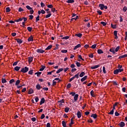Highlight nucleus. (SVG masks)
<instances>
[{"instance_id": "nucleus-1", "label": "nucleus", "mask_w": 127, "mask_h": 127, "mask_svg": "<svg viewBox=\"0 0 127 127\" xmlns=\"http://www.w3.org/2000/svg\"><path fill=\"white\" fill-rule=\"evenodd\" d=\"M29 68L27 66H25V67H23L21 70V72H22V73H26L28 71Z\"/></svg>"}, {"instance_id": "nucleus-2", "label": "nucleus", "mask_w": 127, "mask_h": 127, "mask_svg": "<svg viewBox=\"0 0 127 127\" xmlns=\"http://www.w3.org/2000/svg\"><path fill=\"white\" fill-rule=\"evenodd\" d=\"M36 51L37 53H44V52H45V51L42 50L41 49H38Z\"/></svg>"}, {"instance_id": "nucleus-3", "label": "nucleus", "mask_w": 127, "mask_h": 127, "mask_svg": "<svg viewBox=\"0 0 127 127\" xmlns=\"http://www.w3.org/2000/svg\"><path fill=\"white\" fill-rule=\"evenodd\" d=\"M87 78H88V76L85 75L84 77L81 79V82H84V81H86V80H87Z\"/></svg>"}, {"instance_id": "nucleus-4", "label": "nucleus", "mask_w": 127, "mask_h": 127, "mask_svg": "<svg viewBox=\"0 0 127 127\" xmlns=\"http://www.w3.org/2000/svg\"><path fill=\"white\" fill-rule=\"evenodd\" d=\"M114 35L115 36V39H117L118 38V31H114Z\"/></svg>"}, {"instance_id": "nucleus-5", "label": "nucleus", "mask_w": 127, "mask_h": 127, "mask_svg": "<svg viewBox=\"0 0 127 127\" xmlns=\"http://www.w3.org/2000/svg\"><path fill=\"white\" fill-rule=\"evenodd\" d=\"M77 116L78 119H80V118H81V117L82 116V115L81 114V112L78 111L77 113Z\"/></svg>"}, {"instance_id": "nucleus-6", "label": "nucleus", "mask_w": 127, "mask_h": 127, "mask_svg": "<svg viewBox=\"0 0 127 127\" xmlns=\"http://www.w3.org/2000/svg\"><path fill=\"white\" fill-rule=\"evenodd\" d=\"M99 7H100V9L103 10V9H104V7H105V5H104V4H100Z\"/></svg>"}, {"instance_id": "nucleus-7", "label": "nucleus", "mask_w": 127, "mask_h": 127, "mask_svg": "<svg viewBox=\"0 0 127 127\" xmlns=\"http://www.w3.org/2000/svg\"><path fill=\"white\" fill-rule=\"evenodd\" d=\"M125 124L124 122H121L119 123V126H120V127H125Z\"/></svg>"}, {"instance_id": "nucleus-8", "label": "nucleus", "mask_w": 127, "mask_h": 127, "mask_svg": "<svg viewBox=\"0 0 127 127\" xmlns=\"http://www.w3.org/2000/svg\"><path fill=\"white\" fill-rule=\"evenodd\" d=\"M79 97V95L75 94L74 96V100L75 101H77L78 100V97Z\"/></svg>"}, {"instance_id": "nucleus-9", "label": "nucleus", "mask_w": 127, "mask_h": 127, "mask_svg": "<svg viewBox=\"0 0 127 127\" xmlns=\"http://www.w3.org/2000/svg\"><path fill=\"white\" fill-rule=\"evenodd\" d=\"M17 42L18 43H19V44H21L22 43V40H21V39H16Z\"/></svg>"}, {"instance_id": "nucleus-10", "label": "nucleus", "mask_w": 127, "mask_h": 127, "mask_svg": "<svg viewBox=\"0 0 127 127\" xmlns=\"http://www.w3.org/2000/svg\"><path fill=\"white\" fill-rule=\"evenodd\" d=\"M100 67V65H96L94 66H91V69H97V68H99Z\"/></svg>"}, {"instance_id": "nucleus-11", "label": "nucleus", "mask_w": 127, "mask_h": 127, "mask_svg": "<svg viewBox=\"0 0 127 127\" xmlns=\"http://www.w3.org/2000/svg\"><path fill=\"white\" fill-rule=\"evenodd\" d=\"M126 57H127V55H124L123 56H120L119 59H122V58H126Z\"/></svg>"}, {"instance_id": "nucleus-12", "label": "nucleus", "mask_w": 127, "mask_h": 127, "mask_svg": "<svg viewBox=\"0 0 127 127\" xmlns=\"http://www.w3.org/2000/svg\"><path fill=\"white\" fill-rule=\"evenodd\" d=\"M33 60V57H29L28 58V62L29 63H31L32 62V61Z\"/></svg>"}, {"instance_id": "nucleus-13", "label": "nucleus", "mask_w": 127, "mask_h": 127, "mask_svg": "<svg viewBox=\"0 0 127 127\" xmlns=\"http://www.w3.org/2000/svg\"><path fill=\"white\" fill-rule=\"evenodd\" d=\"M45 102V99H44V98H42L40 102V105H42V104H44Z\"/></svg>"}, {"instance_id": "nucleus-14", "label": "nucleus", "mask_w": 127, "mask_h": 127, "mask_svg": "<svg viewBox=\"0 0 127 127\" xmlns=\"http://www.w3.org/2000/svg\"><path fill=\"white\" fill-rule=\"evenodd\" d=\"M79 47H81V45H80V44L77 45L76 46L74 47V50H76V49H78Z\"/></svg>"}, {"instance_id": "nucleus-15", "label": "nucleus", "mask_w": 127, "mask_h": 127, "mask_svg": "<svg viewBox=\"0 0 127 127\" xmlns=\"http://www.w3.org/2000/svg\"><path fill=\"white\" fill-rule=\"evenodd\" d=\"M28 41H33V37L32 36H30V37L28 39Z\"/></svg>"}, {"instance_id": "nucleus-16", "label": "nucleus", "mask_w": 127, "mask_h": 127, "mask_svg": "<svg viewBox=\"0 0 127 127\" xmlns=\"http://www.w3.org/2000/svg\"><path fill=\"white\" fill-rule=\"evenodd\" d=\"M85 75H86V73H85L84 72H81V73L79 74V77H83V76H85Z\"/></svg>"}, {"instance_id": "nucleus-17", "label": "nucleus", "mask_w": 127, "mask_h": 127, "mask_svg": "<svg viewBox=\"0 0 127 127\" xmlns=\"http://www.w3.org/2000/svg\"><path fill=\"white\" fill-rule=\"evenodd\" d=\"M36 88L37 90H40V89H41V86H40L39 84H37Z\"/></svg>"}, {"instance_id": "nucleus-18", "label": "nucleus", "mask_w": 127, "mask_h": 127, "mask_svg": "<svg viewBox=\"0 0 127 127\" xmlns=\"http://www.w3.org/2000/svg\"><path fill=\"white\" fill-rule=\"evenodd\" d=\"M75 36H77V37H79L80 38H81V37H82V34L81 33L75 34Z\"/></svg>"}, {"instance_id": "nucleus-19", "label": "nucleus", "mask_w": 127, "mask_h": 127, "mask_svg": "<svg viewBox=\"0 0 127 127\" xmlns=\"http://www.w3.org/2000/svg\"><path fill=\"white\" fill-rule=\"evenodd\" d=\"M97 52H98V54H102L104 53V52H103V51L101 49L98 50Z\"/></svg>"}, {"instance_id": "nucleus-20", "label": "nucleus", "mask_w": 127, "mask_h": 127, "mask_svg": "<svg viewBox=\"0 0 127 127\" xmlns=\"http://www.w3.org/2000/svg\"><path fill=\"white\" fill-rule=\"evenodd\" d=\"M74 2V0H68L66 1V2L67 3H73V2Z\"/></svg>"}, {"instance_id": "nucleus-21", "label": "nucleus", "mask_w": 127, "mask_h": 127, "mask_svg": "<svg viewBox=\"0 0 127 127\" xmlns=\"http://www.w3.org/2000/svg\"><path fill=\"white\" fill-rule=\"evenodd\" d=\"M72 125H74V122L73 121V118L71 119L70 123L69 124V127H72Z\"/></svg>"}, {"instance_id": "nucleus-22", "label": "nucleus", "mask_w": 127, "mask_h": 127, "mask_svg": "<svg viewBox=\"0 0 127 127\" xmlns=\"http://www.w3.org/2000/svg\"><path fill=\"white\" fill-rule=\"evenodd\" d=\"M6 12H9L10 11V8L9 7H7L5 8Z\"/></svg>"}, {"instance_id": "nucleus-23", "label": "nucleus", "mask_w": 127, "mask_h": 127, "mask_svg": "<svg viewBox=\"0 0 127 127\" xmlns=\"http://www.w3.org/2000/svg\"><path fill=\"white\" fill-rule=\"evenodd\" d=\"M62 71H63V68H60L58 70H57L56 73L57 74H59V73H60V72H62Z\"/></svg>"}, {"instance_id": "nucleus-24", "label": "nucleus", "mask_w": 127, "mask_h": 127, "mask_svg": "<svg viewBox=\"0 0 127 127\" xmlns=\"http://www.w3.org/2000/svg\"><path fill=\"white\" fill-rule=\"evenodd\" d=\"M109 51L110 52H112L113 54H115L116 52H115V49H110Z\"/></svg>"}, {"instance_id": "nucleus-25", "label": "nucleus", "mask_w": 127, "mask_h": 127, "mask_svg": "<svg viewBox=\"0 0 127 127\" xmlns=\"http://www.w3.org/2000/svg\"><path fill=\"white\" fill-rule=\"evenodd\" d=\"M33 89H30V90H29V91H28V94H33Z\"/></svg>"}, {"instance_id": "nucleus-26", "label": "nucleus", "mask_w": 127, "mask_h": 127, "mask_svg": "<svg viewBox=\"0 0 127 127\" xmlns=\"http://www.w3.org/2000/svg\"><path fill=\"white\" fill-rule=\"evenodd\" d=\"M91 118H93L94 119H97V114H92L91 116Z\"/></svg>"}, {"instance_id": "nucleus-27", "label": "nucleus", "mask_w": 127, "mask_h": 127, "mask_svg": "<svg viewBox=\"0 0 127 127\" xmlns=\"http://www.w3.org/2000/svg\"><path fill=\"white\" fill-rule=\"evenodd\" d=\"M69 110H70V108H69L68 107H66L64 109V112H65V113H68V112H69Z\"/></svg>"}, {"instance_id": "nucleus-28", "label": "nucleus", "mask_w": 127, "mask_h": 127, "mask_svg": "<svg viewBox=\"0 0 127 127\" xmlns=\"http://www.w3.org/2000/svg\"><path fill=\"white\" fill-rule=\"evenodd\" d=\"M96 47H97V44H94L91 47V48H92V49H95Z\"/></svg>"}, {"instance_id": "nucleus-29", "label": "nucleus", "mask_w": 127, "mask_h": 127, "mask_svg": "<svg viewBox=\"0 0 127 127\" xmlns=\"http://www.w3.org/2000/svg\"><path fill=\"white\" fill-rule=\"evenodd\" d=\"M19 83H20V80H17L15 83L16 86H18V85H19Z\"/></svg>"}, {"instance_id": "nucleus-30", "label": "nucleus", "mask_w": 127, "mask_h": 127, "mask_svg": "<svg viewBox=\"0 0 127 127\" xmlns=\"http://www.w3.org/2000/svg\"><path fill=\"white\" fill-rule=\"evenodd\" d=\"M22 20H23V18H20L19 19H17L15 21L16 22H19V21H22Z\"/></svg>"}, {"instance_id": "nucleus-31", "label": "nucleus", "mask_w": 127, "mask_h": 127, "mask_svg": "<svg viewBox=\"0 0 127 127\" xmlns=\"http://www.w3.org/2000/svg\"><path fill=\"white\" fill-rule=\"evenodd\" d=\"M90 94H91V96H92V97H95V94H94V91L92 90L90 92Z\"/></svg>"}, {"instance_id": "nucleus-32", "label": "nucleus", "mask_w": 127, "mask_h": 127, "mask_svg": "<svg viewBox=\"0 0 127 127\" xmlns=\"http://www.w3.org/2000/svg\"><path fill=\"white\" fill-rule=\"evenodd\" d=\"M115 75H117V74H119V69H116L115 70H114V72Z\"/></svg>"}, {"instance_id": "nucleus-33", "label": "nucleus", "mask_w": 127, "mask_h": 127, "mask_svg": "<svg viewBox=\"0 0 127 127\" xmlns=\"http://www.w3.org/2000/svg\"><path fill=\"white\" fill-rule=\"evenodd\" d=\"M20 69V67L19 66H16L14 68V70H15V71H18Z\"/></svg>"}, {"instance_id": "nucleus-34", "label": "nucleus", "mask_w": 127, "mask_h": 127, "mask_svg": "<svg viewBox=\"0 0 127 127\" xmlns=\"http://www.w3.org/2000/svg\"><path fill=\"white\" fill-rule=\"evenodd\" d=\"M52 48V45L49 46L46 49V50H49Z\"/></svg>"}, {"instance_id": "nucleus-35", "label": "nucleus", "mask_w": 127, "mask_h": 127, "mask_svg": "<svg viewBox=\"0 0 127 127\" xmlns=\"http://www.w3.org/2000/svg\"><path fill=\"white\" fill-rule=\"evenodd\" d=\"M75 64L77 67H80V66H81V64L78 62H76Z\"/></svg>"}, {"instance_id": "nucleus-36", "label": "nucleus", "mask_w": 127, "mask_h": 127, "mask_svg": "<svg viewBox=\"0 0 127 127\" xmlns=\"http://www.w3.org/2000/svg\"><path fill=\"white\" fill-rule=\"evenodd\" d=\"M62 125L64 127H66V122H65V121H62Z\"/></svg>"}, {"instance_id": "nucleus-37", "label": "nucleus", "mask_w": 127, "mask_h": 127, "mask_svg": "<svg viewBox=\"0 0 127 127\" xmlns=\"http://www.w3.org/2000/svg\"><path fill=\"white\" fill-rule=\"evenodd\" d=\"M27 30H28V31H29L30 32L32 30V27H27Z\"/></svg>"}, {"instance_id": "nucleus-38", "label": "nucleus", "mask_w": 127, "mask_h": 127, "mask_svg": "<svg viewBox=\"0 0 127 127\" xmlns=\"http://www.w3.org/2000/svg\"><path fill=\"white\" fill-rule=\"evenodd\" d=\"M68 52V51L67 50H63L61 51L62 53H67Z\"/></svg>"}, {"instance_id": "nucleus-39", "label": "nucleus", "mask_w": 127, "mask_h": 127, "mask_svg": "<svg viewBox=\"0 0 127 127\" xmlns=\"http://www.w3.org/2000/svg\"><path fill=\"white\" fill-rule=\"evenodd\" d=\"M1 82L3 84H4V83H6V80L5 78H2Z\"/></svg>"}, {"instance_id": "nucleus-40", "label": "nucleus", "mask_w": 127, "mask_h": 127, "mask_svg": "<svg viewBox=\"0 0 127 127\" xmlns=\"http://www.w3.org/2000/svg\"><path fill=\"white\" fill-rule=\"evenodd\" d=\"M73 78H76L77 79H78V78H79V73H78L77 74H75Z\"/></svg>"}, {"instance_id": "nucleus-41", "label": "nucleus", "mask_w": 127, "mask_h": 127, "mask_svg": "<svg viewBox=\"0 0 127 127\" xmlns=\"http://www.w3.org/2000/svg\"><path fill=\"white\" fill-rule=\"evenodd\" d=\"M36 74H37V77H39V76H40V75H41V72H36L35 75H36Z\"/></svg>"}, {"instance_id": "nucleus-42", "label": "nucleus", "mask_w": 127, "mask_h": 127, "mask_svg": "<svg viewBox=\"0 0 127 127\" xmlns=\"http://www.w3.org/2000/svg\"><path fill=\"white\" fill-rule=\"evenodd\" d=\"M101 24H102L103 26H106V25H107V23L102 21L101 22Z\"/></svg>"}, {"instance_id": "nucleus-43", "label": "nucleus", "mask_w": 127, "mask_h": 127, "mask_svg": "<svg viewBox=\"0 0 127 127\" xmlns=\"http://www.w3.org/2000/svg\"><path fill=\"white\" fill-rule=\"evenodd\" d=\"M26 8H27V9H28L29 10H30L31 9H32V8L31 7H30L29 5H27L26 6Z\"/></svg>"}, {"instance_id": "nucleus-44", "label": "nucleus", "mask_w": 127, "mask_h": 127, "mask_svg": "<svg viewBox=\"0 0 127 127\" xmlns=\"http://www.w3.org/2000/svg\"><path fill=\"white\" fill-rule=\"evenodd\" d=\"M47 7L49 8H53V5L52 4H49V5H47Z\"/></svg>"}, {"instance_id": "nucleus-45", "label": "nucleus", "mask_w": 127, "mask_h": 127, "mask_svg": "<svg viewBox=\"0 0 127 127\" xmlns=\"http://www.w3.org/2000/svg\"><path fill=\"white\" fill-rule=\"evenodd\" d=\"M52 15L51 13H49L48 14L46 15V18H48V17H50V16Z\"/></svg>"}, {"instance_id": "nucleus-46", "label": "nucleus", "mask_w": 127, "mask_h": 127, "mask_svg": "<svg viewBox=\"0 0 127 127\" xmlns=\"http://www.w3.org/2000/svg\"><path fill=\"white\" fill-rule=\"evenodd\" d=\"M103 73H104V74H106V73H107L106 72V67H105V66L103 67Z\"/></svg>"}, {"instance_id": "nucleus-47", "label": "nucleus", "mask_w": 127, "mask_h": 127, "mask_svg": "<svg viewBox=\"0 0 127 127\" xmlns=\"http://www.w3.org/2000/svg\"><path fill=\"white\" fill-rule=\"evenodd\" d=\"M127 6H125L123 9V11H124V12H126V11H127Z\"/></svg>"}, {"instance_id": "nucleus-48", "label": "nucleus", "mask_w": 127, "mask_h": 127, "mask_svg": "<svg viewBox=\"0 0 127 127\" xmlns=\"http://www.w3.org/2000/svg\"><path fill=\"white\" fill-rule=\"evenodd\" d=\"M33 73V70H30L29 72H28V74H29L30 75H32Z\"/></svg>"}, {"instance_id": "nucleus-49", "label": "nucleus", "mask_w": 127, "mask_h": 127, "mask_svg": "<svg viewBox=\"0 0 127 127\" xmlns=\"http://www.w3.org/2000/svg\"><path fill=\"white\" fill-rule=\"evenodd\" d=\"M119 49H120V46H118V47L116 48V49H115L116 52H118L119 51Z\"/></svg>"}, {"instance_id": "nucleus-50", "label": "nucleus", "mask_w": 127, "mask_h": 127, "mask_svg": "<svg viewBox=\"0 0 127 127\" xmlns=\"http://www.w3.org/2000/svg\"><path fill=\"white\" fill-rule=\"evenodd\" d=\"M45 68V66H42V67L40 69V71H43Z\"/></svg>"}, {"instance_id": "nucleus-51", "label": "nucleus", "mask_w": 127, "mask_h": 127, "mask_svg": "<svg viewBox=\"0 0 127 127\" xmlns=\"http://www.w3.org/2000/svg\"><path fill=\"white\" fill-rule=\"evenodd\" d=\"M63 39H65V40H67V39H69V36L64 37L63 38Z\"/></svg>"}, {"instance_id": "nucleus-52", "label": "nucleus", "mask_w": 127, "mask_h": 127, "mask_svg": "<svg viewBox=\"0 0 127 127\" xmlns=\"http://www.w3.org/2000/svg\"><path fill=\"white\" fill-rule=\"evenodd\" d=\"M114 110H111V111L109 113V115H114Z\"/></svg>"}, {"instance_id": "nucleus-53", "label": "nucleus", "mask_w": 127, "mask_h": 127, "mask_svg": "<svg viewBox=\"0 0 127 127\" xmlns=\"http://www.w3.org/2000/svg\"><path fill=\"white\" fill-rule=\"evenodd\" d=\"M41 5L42 7H44L45 6V4L42 2H41Z\"/></svg>"}, {"instance_id": "nucleus-54", "label": "nucleus", "mask_w": 127, "mask_h": 127, "mask_svg": "<svg viewBox=\"0 0 127 127\" xmlns=\"http://www.w3.org/2000/svg\"><path fill=\"white\" fill-rule=\"evenodd\" d=\"M44 118H45V115H44V114H42L41 116V120H43V119H44Z\"/></svg>"}, {"instance_id": "nucleus-55", "label": "nucleus", "mask_w": 127, "mask_h": 127, "mask_svg": "<svg viewBox=\"0 0 127 127\" xmlns=\"http://www.w3.org/2000/svg\"><path fill=\"white\" fill-rule=\"evenodd\" d=\"M67 89H69V88H71V84L70 83H68L67 85Z\"/></svg>"}, {"instance_id": "nucleus-56", "label": "nucleus", "mask_w": 127, "mask_h": 127, "mask_svg": "<svg viewBox=\"0 0 127 127\" xmlns=\"http://www.w3.org/2000/svg\"><path fill=\"white\" fill-rule=\"evenodd\" d=\"M13 82H14V79H12L9 81V83L10 84H12V83H13Z\"/></svg>"}, {"instance_id": "nucleus-57", "label": "nucleus", "mask_w": 127, "mask_h": 127, "mask_svg": "<svg viewBox=\"0 0 127 127\" xmlns=\"http://www.w3.org/2000/svg\"><path fill=\"white\" fill-rule=\"evenodd\" d=\"M75 92H70V95H71L72 96V97H74V96H75Z\"/></svg>"}, {"instance_id": "nucleus-58", "label": "nucleus", "mask_w": 127, "mask_h": 127, "mask_svg": "<svg viewBox=\"0 0 127 127\" xmlns=\"http://www.w3.org/2000/svg\"><path fill=\"white\" fill-rule=\"evenodd\" d=\"M35 101L36 103H37V102H38V101H39V98H38V97H36V98H35Z\"/></svg>"}, {"instance_id": "nucleus-59", "label": "nucleus", "mask_w": 127, "mask_h": 127, "mask_svg": "<svg viewBox=\"0 0 127 127\" xmlns=\"http://www.w3.org/2000/svg\"><path fill=\"white\" fill-rule=\"evenodd\" d=\"M18 11L19 12L23 11V9H22V8L21 7H19L18 9Z\"/></svg>"}, {"instance_id": "nucleus-60", "label": "nucleus", "mask_w": 127, "mask_h": 127, "mask_svg": "<svg viewBox=\"0 0 127 127\" xmlns=\"http://www.w3.org/2000/svg\"><path fill=\"white\" fill-rule=\"evenodd\" d=\"M30 12L31 14H33V12H34V11L32 8V9L30 10Z\"/></svg>"}, {"instance_id": "nucleus-61", "label": "nucleus", "mask_w": 127, "mask_h": 127, "mask_svg": "<svg viewBox=\"0 0 127 127\" xmlns=\"http://www.w3.org/2000/svg\"><path fill=\"white\" fill-rule=\"evenodd\" d=\"M41 13H42V14H45V11H44V10L43 9L41 10Z\"/></svg>"}, {"instance_id": "nucleus-62", "label": "nucleus", "mask_w": 127, "mask_h": 127, "mask_svg": "<svg viewBox=\"0 0 127 127\" xmlns=\"http://www.w3.org/2000/svg\"><path fill=\"white\" fill-rule=\"evenodd\" d=\"M39 21V15H38L36 18V21Z\"/></svg>"}, {"instance_id": "nucleus-63", "label": "nucleus", "mask_w": 127, "mask_h": 127, "mask_svg": "<svg viewBox=\"0 0 127 127\" xmlns=\"http://www.w3.org/2000/svg\"><path fill=\"white\" fill-rule=\"evenodd\" d=\"M46 11H47V13H50V11L48 8L46 9Z\"/></svg>"}, {"instance_id": "nucleus-64", "label": "nucleus", "mask_w": 127, "mask_h": 127, "mask_svg": "<svg viewBox=\"0 0 127 127\" xmlns=\"http://www.w3.org/2000/svg\"><path fill=\"white\" fill-rule=\"evenodd\" d=\"M51 127V125L50 123H48L47 124V127Z\"/></svg>"}]
</instances>
